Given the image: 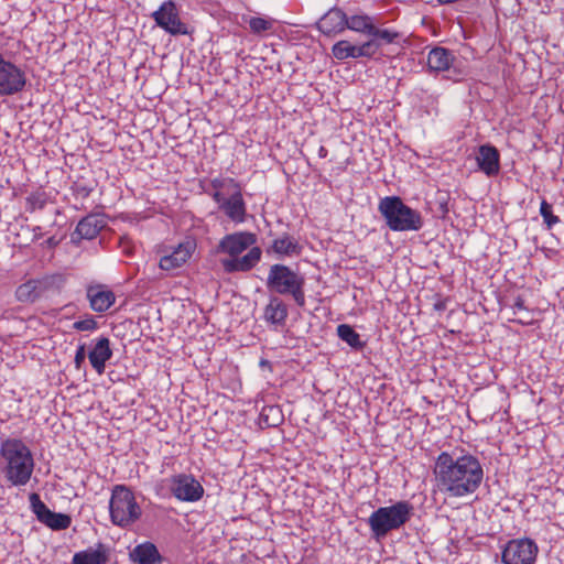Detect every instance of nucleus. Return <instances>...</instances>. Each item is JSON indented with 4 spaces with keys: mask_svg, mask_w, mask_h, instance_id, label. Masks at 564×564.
<instances>
[{
    "mask_svg": "<svg viewBox=\"0 0 564 564\" xmlns=\"http://www.w3.org/2000/svg\"><path fill=\"white\" fill-rule=\"evenodd\" d=\"M88 357V354L86 352V345L80 344L77 346L74 364L76 369H82L83 365L85 364V359Z\"/></svg>",
    "mask_w": 564,
    "mask_h": 564,
    "instance_id": "37",
    "label": "nucleus"
},
{
    "mask_svg": "<svg viewBox=\"0 0 564 564\" xmlns=\"http://www.w3.org/2000/svg\"><path fill=\"white\" fill-rule=\"evenodd\" d=\"M271 250L280 257H291L299 256L302 247L292 236L283 234L272 241Z\"/></svg>",
    "mask_w": 564,
    "mask_h": 564,
    "instance_id": "26",
    "label": "nucleus"
},
{
    "mask_svg": "<svg viewBox=\"0 0 564 564\" xmlns=\"http://www.w3.org/2000/svg\"><path fill=\"white\" fill-rule=\"evenodd\" d=\"M109 561V549L101 542L96 547H88L76 552L70 564H107Z\"/></svg>",
    "mask_w": 564,
    "mask_h": 564,
    "instance_id": "23",
    "label": "nucleus"
},
{
    "mask_svg": "<svg viewBox=\"0 0 564 564\" xmlns=\"http://www.w3.org/2000/svg\"><path fill=\"white\" fill-rule=\"evenodd\" d=\"M347 25V14L337 7L329 9L317 22V29L332 36L343 32Z\"/></svg>",
    "mask_w": 564,
    "mask_h": 564,
    "instance_id": "19",
    "label": "nucleus"
},
{
    "mask_svg": "<svg viewBox=\"0 0 564 564\" xmlns=\"http://www.w3.org/2000/svg\"><path fill=\"white\" fill-rule=\"evenodd\" d=\"M284 421V415L279 405H264L259 414L260 429L276 427Z\"/></svg>",
    "mask_w": 564,
    "mask_h": 564,
    "instance_id": "27",
    "label": "nucleus"
},
{
    "mask_svg": "<svg viewBox=\"0 0 564 564\" xmlns=\"http://www.w3.org/2000/svg\"><path fill=\"white\" fill-rule=\"evenodd\" d=\"M94 345L88 352V359L91 367L98 375H102L106 369V362L112 358L110 340L106 336H100L93 340Z\"/></svg>",
    "mask_w": 564,
    "mask_h": 564,
    "instance_id": "17",
    "label": "nucleus"
},
{
    "mask_svg": "<svg viewBox=\"0 0 564 564\" xmlns=\"http://www.w3.org/2000/svg\"><path fill=\"white\" fill-rule=\"evenodd\" d=\"M257 235L250 231H237L225 235L216 247L218 254H225L219 262L228 274L251 271L261 260L262 251L254 246Z\"/></svg>",
    "mask_w": 564,
    "mask_h": 564,
    "instance_id": "2",
    "label": "nucleus"
},
{
    "mask_svg": "<svg viewBox=\"0 0 564 564\" xmlns=\"http://www.w3.org/2000/svg\"><path fill=\"white\" fill-rule=\"evenodd\" d=\"M444 73H446L444 77L454 83H458L467 76L465 67L463 66L462 62L457 59V57L454 58L449 69H446Z\"/></svg>",
    "mask_w": 564,
    "mask_h": 564,
    "instance_id": "32",
    "label": "nucleus"
},
{
    "mask_svg": "<svg viewBox=\"0 0 564 564\" xmlns=\"http://www.w3.org/2000/svg\"><path fill=\"white\" fill-rule=\"evenodd\" d=\"M207 193L218 204L219 209L235 224H242L247 218V206L242 196V188L232 191L230 195Z\"/></svg>",
    "mask_w": 564,
    "mask_h": 564,
    "instance_id": "14",
    "label": "nucleus"
},
{
    "mask_svg": "<svg viewBox=\"0 0 564 564\" xmlns=\"http://www.w3.org/2000/svg\"><path fill=\"white\" fill-rule=\"evenodd\" d=\"M434 308L436 311H443V310H445V303L444 302H437V303L434 304Z\"/></svg>",
    "mask_w": 564,
    "mask_h": 564,
    "instance_id": "42",
    "label": "nucleus"
},
{
    "mask_svg": "<svg viewBox=\"0 0 564 564\" xmlns=\"http://www.w3.org/2000/svg\"><path fill=\"white\" fill-rule=\"evenodd\" d=\"M212 193L230 195L232 191L240 188V184L231 177H215L210 180Z\"/></svg>",
    "mask_w": 564,
    "mask_h": 564,
    "instance_id": "30",
    "label": "nucleus"
},
{
    "mask_svg": "<svg viewBox=\"0 0 564 564\" xmlns=\"http://www.w3.org/2000/svg\"><path fill=\"white\" fill-rule=\"evenodd\" d=\"M369 36H371L370 40H376L381 45L380 41H383L387 44L393 43L398 37V33L387 29H379L373 24Z\"/></svg>",
    "mask_w": 564,
    "mask_h": 564,
    "instance_id": "34",
    "label": "nucleus"
},
{
    "mask_svg": "<svg viewBox=\"0 0 564 564\" xmlns=\"http://www.w3.org/2000/svg\"><path fill=\"white\" fill-rule=\"evenodd\" d=\"M25 72L0 53V97H10L22 93L26 86Z\"/></svg>",
    "mask_w": 564,
    "mask_h": 564,
    "instance_id": "10",
    "label": "nucleus"
},
{
    "mask_svg": "<svg viewBox=\"0 0 564 564\" xmlns=\"http://www.w3.org/2000/svg\"><path fill=\"white\" fill-rule=\"evenodd\" d=\"M30 508L39 522L53 531L66 530L72 524L69 514L52 511L40 498L39 494L32 492L29 496Z\"/></svg>",
    "mask_w": 564,
    "mask_h": 564,
    "instance_id": "12",
    "label": "nucleus"
},
{
    "mask_svg": "<svg viewBox=\"0 0 564 564\" xmlns=\"http://www.w3.org/2000/svg\"><path fill=\"white\" fill-rule=\"evenodd\" d=\"M47 200H48V196L45 192H43V191L33 192L25 198V204H26L25 209L29 213H34L36 210H41L46 206Z\"/></svg>",
    "mask_w": 564,
    "mask_h": 564,
    "instance_id": "31",
    "label": "nucleus"
},
{
    "mask_svg": "<svg viewBox=\"0 0 564 564\" xmlns=\"http://www.w3.org/2000/svg\"><path fill=\"white\" fill-rule=\"evenodd\" d=\"M414 507L408 500H400L391 506L379 507L367 520L371 536L377 541L390 532L401 529L413 516Z\"/></svg>",
    "mask_w": 564,
    "mask_h": 564,
    "instance_id": "4",
    "label": "nucleus"
},
{
    "mask_svg": "<svg viewBox=\"0 0 564 564\" xmlns=\"http://www.w3.org/2000/svg\"><path fill=\"white\" fill-rule=\"evenodd\" d=\"M156 26L164 30L172 36L187 35L191 33L186 23L180 18V9L177 4L167 0L161 3L158 10L151 13Z\"/></svg>",
    "mask_w": 564,
    "mask_h": 564,
    "instance_id": "9",
    "label": "nucleus"
},
{
    "mask_svg": "<svg viewBox=\"0 0 564 564\" xmlns=\"http://www.w3.org/2000/svg\"><path fill=\"white\" fill-rule=\"evenodd\" d=\"M34 237L33 240H39L42 237V228L40 226H35L33 228Z\"/></svg>",
    "mask_w": 564,
    "mask_h": 564,
    "instance_id": "40",
    "label": "nucleus"
},
{
    "mask_svg": "<svg viewBox=\"0 0 564 564\" xmlns=\"http://www.w3.org/2000/svg\"><path fill=\"white\" fill-rule=\"evenodd\" d=\"M540 215L542 216L544 224L549 229L553 228L556 224L560 223V218L553 215L552 205L549 204L545 199L541 202Z\"/></svg>",
    "mask_w": 564,
    "mask_h": 564,
    "instance_id": "35",
    "label": "nucleus"
},
{
    "mask_svg": "<svg viewBox=\"0 0 564 564\" xmlns=\"http://www.w3.org/2000/svg\"><path fill=\"white\" fill-rule=\"evenodd\" d=\"M259 365H260L261 368L269 367L270 366V361L267 360V359H261Z\"/></svg>",
    "mask_w": 564,
    "mask_h": 564,
    "instance_id": "44",
    "label": "nucleus"
},
{
    "mask_svg": "<svg viewBox=\"0 0 564 564\" xmlns=\"http://www.w3.org/2000/svg\"><path fill=\"white\" fill-rule=\"evenodd\" d=\"M130 558L135 564H162L163 556L152 542L138 544L131 552Z\"/></svg>",
    "mask_w": 564,
    "mask_h": 564,
    "instance_id": "24",
    "label": "nucleus"
},
{
    "mask_svg": "<svg viewBox=\"0 0 564 564\" xmlns=\"http://www.w3.org/2000/svg\"><path fill=\"white\" fill-rule=\"evenodd\" d=\"M65 283L66 278L61 273L30 279L17 288L15 299L21 303H34L48 291H61Z\"/></svg>",
    "mask_w": 564,
    "mask_h": 564,
    "instance_id": "8",
    "label": "nucleus"
},
{
    "mask_svg": "<svg viewBox=\"0 0 564 564\" xmlns=\"http://www.w3.org/2000/svg\"><path fill=\"white\" fill-rule=\"evenodd\" d=\"M109 513L112 524L129 528L142 516L133 491L126 485H116L111 491Z\"/></svg>",
    "mask_w": 564,
    "mask_h": 564,
    "instance_id": "7",
    "label": "nucleus"
},
{
    "mask_svg": "<svg viewBox=\"0 0 564 564\" xmlns=\"http://www.w3.org/2000/svg\"><path fill=\"white\" fill-rule=\"evenodd\" d=\"M0 457L6 463L1 471L10 486L22 487L30 481L35 462L31 449L22 440L12 437L2 440Z\"/></svg>",
    "mask_w": 564,
    "mask_h": 564,
    "instance_id": "3",
    "label": "nucleus"
},
{
    "mask_svg": "<svg viewBox=\"0 0 564 564\" xmlns=\"http://www.w3.org/2000/svg\"><path fill=\"white\" fill-rule=\"evenodd\" d=\"M420 91H421V98L422 99L424 98V96H426V98L432 97V95H429V90L427 89L420 88Z\"/></svg>",
    "mask_w": 564,
    "mask_h": 564,
    "instance_id": "43",
    "label": "nucleus"
},
{
    "mask_svg": "<svg viewBox=\"0 0 564 564\" xmlns=\"http://www.w3.org/2000/svg\"><path fill=\"white\" fill-rule=\"evenodd\" d=\"M167 481L171 494L180 501L196 502L204 495V487L193 475H173Z\"/></svg>",
    "mask_w": 564,
    "mask_h": 564,
    "instance_id": "13",
    "label": "nucleus"
},
{
    "mask_svg": "<svg viewBox=\"0 0 564 564\" xmlns=\"http://www.w3.org/2000/svg\"><path fill=\"white\" fill-rule=\"evenodd\" d=\"M317 153L319 158L324 159L327 156L328 150L324 145H321Z\"/></svg>",
    "mask_w": 564,
    "mask_h": 564,
    "instance_id": "41",
    "label": "nucleus"
},
{
    "mask_svg": "<svg viewBox=\"0 0 564 564\" xmlns=\"http://www.w3.org/2000/svg\"><path fill=\"white\" fill-rule=\"evenodd\" d=\"M89 307L96 313L107 312L116 302V294L106 284L90 283L86 286Z\"/></svg>",
    "mask_w": 564,
    "mask_h": 564,
    "instance_id": "16",
    "label": "nucleus"
},
{
    "mask_svg": "<svg viewBox=\"0 0 564 564\" xmlns=\"http://www.w3.org/2000/svg\"><path fill=\"white\" fill-rule=\"evenodd\" d=\"M539 553L538 544L529 539H512L502 547L503 564H534Z\"/></svg>",
    "mask_w": 564,
    "mask_h": 564,
    "instance_id": "11",
    "label": "nucleus"
},
{
    "mask_svg": "<svg viewBox=\"0 0 564 564\" xmlns=\"http://www.w3.org/2000/svg\"><path fill=\"white\" fill-rule=\"evenodd\" d=\"M378 210L392 231H419L424 225L421 213L408 206L399 196L380 198Z\"/></svg>",
    "mask_w": 564,
    "mask_h": 564,
    "instance_id": "5",
    "label": "nucleus"
},
{
    "mask_svg": "<svg viewBox=\"0 0 564 564\" xmlns=\"http://www.w3.org/2000/svg\"><path fill=\"white\" fill-rule=\"evenodd\" d=\"M73 328L79 332H94L98 328V323L94 316H88L85 319L76 321Z\"/></svg>",
    "mask_w": 564,
    "mask_h": 564,
    "instance_id": "36",
    "label": "nucleus"
},
{
    "mask_svg": "<svg viewBox=\"0 0 564 564\" xmlns=\"http://www.w3.org/2000/svg\"><path fill=\"white\" fill-rule=\"evenodd\" d=\"M476 161L479 170L488 177L496 176L500 171V153L496 147L489 143L478 148Z\"/></svg>",
    "mask_w": 564,
    "mask_h": 564,
    "instance_id": "18",
    "label": "nucleus"
},
{
    "mask_svg": "<svg viewBox=\"0 0 564 564\" xmlns=\"http://www.w3.org/2000/svg\"><path fill=\"white\" fill-rule=\"evenodd\" d=\"M372 19L367 14H355L347 17L346 29L369 35L372 30Z\"/></svg>",
    "mask_w": 564,
    "mask_h": 564,
    "instance_id": "29",
    "label": "nucleus"
},
{
    "mask_svg": "<svg viewBox=\"0 0 564 564\" xmlns=\"http://www.w3.org/2000/svg\"><path fill=\"white\" fill-rule=\"evenodd\" d=\"M433 474L438 491L451 498L475 494L484 480L480 460L464 449L441 452L435 458Z\"/></svg>",
    "mask_w": 564,
    "mask_h": 564,
    "instance_id": "1",
    "label": "nucleus"
},
{
    "mask_svg": "<svg viewBox=\"0 0 564 564\" xmlns=\"http://www.w3.org/2000/svg\"><path fill=\"white\" fill-rule=\"evenodd\" d=\"M305 276L285 264H272L267 278V288L279 294L290 295L299 307L305 306Z\"/></svg>",
    "mask_w": 564,
    "mask_h": 564,
    "instance_id": "6",
    "label": "nucleus"
},
{
    "mask_svg": "<svg viewBox=\"0 0 564 564\" xmlns=\"http://www.w3.org/2000/svg\"><path fill=\"white\" fill-rule=\"evenodd\" d=\"M337 336L356 350H361L366 346V341H362L360 335L348 324L337 326Z\"/></svg>",
    "mask_w": 564,
    "mask_h": 564,
    "instance_id": "28",
    "label": "nucleus"
},
{
    "mask_svg": "<svg viewBox=\"0 0 564 564\" xmlns=\"http://www.w3.org/2000/svg\"><path fill=\"white\" fill-rule=\"evenodd\" d=\"M59 242H61V239H56V237H55V236H52V237L47 238V239L42 243V246H43V247H46V248H48V249H54V248H56V247L59 245Z\"/></svg>",
    "mask_w": 564,
    "mask_h": 564,
    "instance_id": "38",
    "label": "nucleus"
},
{
    "mask_svg": "<svg viewBox=\"0 0 564 564\" xmlns=\"http://www.w3.org/2000/svg\"><path fill=\"white\" fill-rule=\"evenodd\" d=\"M193 246L191 242L180 243L169 254L161 257L159 267L163 271H173L184 265L191 258Z\"/></svg>",
    "mask_w": 564,
    "mask_h": 564,
    "instance_id": "21",
    "label": "nucleus"
},
{
    "mask_svg": "<svg viewBox=\"0 0 564 564\" xmlns=\"http://www.w3.org/2000/svg\"><path fill=\"white\" fill-rule=\"evenodd\" d=\"M106 226L105 220L97 214H89L82 218L75 231L72 235L73 242L80 239L91 240L98 236L100 230Z\"/></svg>",
    "mask_w": 564,
    "mask_h": 564,
    "instance_id": "20",
    "label": "nucleus"
},
{
    "mask_svg": "<svg viewBox=\"0 0 564 564\" xmlns=\"http://www.w3.org/2000/svg\"><path fill=\"white\" fill-rule=\"evenodd\" d=\"M513 312L525 310L524 300L521 296H517L512 304Z\"/></svg>",
    "mask_w": 564,
    "mask_h": 564,
    "instance_id": "39",
    "label": "nucleus"
},
{
    "mask_svg": "<svg viewBox=\"0 0 564 564\" xmlns=\"http://www.w3.org/2000/svg\"><path fill=\"white\" fill-rule=\"evenodd\" d=\"M250 31L254 34H263L268 31H271L273 28V22L271 20H267L260 17H252L248 21Z\"/></svg>",
    "mask_w": 564,
    "mask_h": 564,
    "instance_id": "33",
    "label": "nucleus"
},
{
    "mask_svg": "<svg viewBox=\"0 0 564 564\" xmlns=\"http://www.w3.org/2000/svg\"><path fill=\"white\" fill-rule=\"evenodd\" d=\"M289 315L286 304L278 296H271L264 308V319L275 326L285 325Z\"/></svg>",
    "mask_w": 564,
    "mask_h": 564,
    "instance_id": "25",
    "label": "nucleus"
},
{
    "mask_svg": "<svg viewBox=\"0 0 564 564\" xmlns=\"http://www.w3.org/2000/svg\"><path fill=\"white\" fill-rule=\"evenodd\" d=\"M380 48L376 40H368L361 44H355L348 40H340L332 47L333 56L337 59H357L360 57L371 58Z\"/></svg>",
    "mask_w": 564,
    "mask_h": 564,
    "instance_id": "15",
    "label": "nucleus"
},
{
    "mask_svg": "<svg viewBox=\"0 0 564 564\" xmlns=\"http://www.w3.org/2000/svg\"><path fill=\"white\" fill-rule=\"evenodd\" d=\"M455 54L453 51L443 47L435 46L427 53V70L429 73H443L446 69H449L452 63L455 58Z\"/></svg>",
    "mask_w": 564,
    "mask_h": 564,
    "instance_id": "22",
    "label": "nucleus"
}]
</instances>
